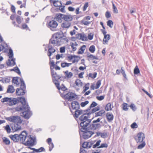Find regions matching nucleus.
<instances>
[{"label": "nucleus", "instance_id": "f257e3e1", "mask_svg": "<svg viewBox=\"0 0 153 153\" xmlns=\"http://www.w3.org/2000/svg\"><path fill=\"white\" fill-rule=\"evenodd\" d=\"M1 101L2 102H7V104L10 106L15 105L20 102L22 105H19L15 108L16 111H23L22 113V116L27 119H28L32 115L28 103L27 102L24 97H20L16 98L6 97L1 99Z\"/></svg>", "mask_w": 153, "mask_h": 153}, {"label": "nucleus", "instance_id": "f03ea898", "mask_svg": "<svg viewBox=\"0 0 153 153\" xmlns=\"http://www.w3.org/2000/svg\"><path fill=\"white\" fill-rule=\"evenodd\" d=\"M100 120L101 119L99 118L96 120H94L92 121H91L90 123H89L84 132L82 133L81 137L84 139H87L94 134V132L91 130H99L102 126V125L98 123L100 121Z\"/></svg>", "mask_w": 153, "mask_h": 153}, {"label": "nucleus", "instance_id": "7ed1b4c3", "mask_svg": "<svg viewBox=\"0 0 153 153\" xmlns=\"http://www.w3.org/2000/svg\"><path fill=\"white\" fill-rule=\"evenodd\" d=\"M79 117V121L77 120V122L78 124L79 132L80 138H81L82 133L84 132L85 130L86 129L89 123H90L91 121H92L94 118L93 117L91 119H89L90 117V115H88V114L84 113L82 114Z\"/></svg>", "mask_w": 153, "mask_h": 153}, {"label": "nucleus", "instance_id": "20e7f679", "mask_svg": "<svg viewBox=\"0 0 153 153\" xmlns=\"http://www.w3.org/2000/svg\"><path fill=\"white\" fill-rule=\"evenodd\" d=\"M20 87L16 89V94L18 96L24 95L26 92V86L25 82L22 78L20 79Z\"/></svg>", "mask_w": 153, "mask_h": 153}, {"label": "nucleus", "instance_id": "39448f33", "mask_svg": "<svg viewBox=\"0 0 153 153\" xmlns=\"http://www.w3.org/2000/svg\"><path fill=\"white\" fill-rule=\"evenodd\" d=\"M50 69L51 71V74L52 78V82H53V80H60L62 81V76L60 75L57 74L56 72H55L52 67L54 68L55 66V64L53 61L50 62Z\"/></svg>", "mask_w": 153, "mask_h": 153}, {"label": "nucleus", "instance_id": "423d86ee", "mask_svg": "<svg viewBox=\"0 0 153 153\" xmlns=\"http://www.w3.org/2000/svg\"><path fill=\"white\" fill-rule=\"evenodd\" d=\"M8 56L10 59H8V61L6 62V64L8 66H13L15 65L16 64V59L15 58H13V53L12 49L11 48H9Z\"/></svg>", "mask_w": 153, "mask_h": 153}, {"label": "nucleus", "instance_id": "0eeeda50", "mask_svg": "<svg viewBox=\"0 0 153 153\" xmlns=\"http://www.w3.org/2000/svg\"><path fill=\"white\" fill-rule=\"evenodd\" d=\"M5 119L10 122L15 123L21 124L22 121L20 117L17 115L11 116L5 118Z\"/></svg>", "mask_w": 153, "mask_h": 153}, {"label": "nucleus", "instance_id": "6e6552de", "mask_svg": "<svg viewBox=\"0 0 153 153\" xmlns=\"http://www.w3.org/2000/svg\"><path fill=\"white\" fill-rule=\"evenodd\" d=\"M36 144V138L32 137L31 135L27 137V140L24 145L28 146H33Z\"/></svg>", "mask_w": 153, "mask_h": 153}, {"label": "nucleus", "instance_id": "1a4fd4ad", "mask_svg": "<svg viewBox=\"0 0 153 153\" xmlns=\"http://www.w3.org/2000/svg\"><path fill=\"white\" fill-rule=\"evenodd\" d=\"M52 19H53L49 21L48 22H47V26L51 30L54 31L58 26V24L55 20L54 19V18H52Z\"/></svg>", "mask_w": 153, "mask_h": 153}, {"label": "nucleus", "instance_id": "9d476101", "mask_svg": "<svg viewBox=\"0 0 153 153\" xmlns=\"http://www.w3.org/2000/svg\"><path fill=\"white\" fill-rule=\"evenodd\" d=\"M145 138L144 134L142 132H139L134 137V139L137 143H140L141 142L144 141L143 140Z\"/></svg>", "mask_w": 153, "mask_h": 153}, {"label": "nucleus", "instance_id": "9b49d317", "mask_svg": "<svg viewBox=\"0 0 153 153\" xmlns=\"http://www.w3.org/2000/svg\"><path fill=\"white\" fill-rule=\"evenodd\" d=\"M61 96L62 98L68 100H71L74 99L75 97L77 96L75 94L72 92L68 93L65 94H61Z\"/></svg>", "mask_w": 153, "mask_h": 153}, {"label": "nucleus", "instance_id": "f8f14e48", "mask_svg": "<svg viewBox=\"0 0 153 153\" xmlns=\"http://www.w3.org/2000/svg\"><path fill=\"white\" fill-rule=\"evenodd\" d=\"M60 80H53V83H54L56 85V86L59 90L61 89L63 91H66L67 89L63 84H62L61 87L59 86Z\"/></svg>", "mask_w": 153, "mask_h": 153}, {"label": "nucleus", "instance_id": "ddd939ff", "mask_svg": "<svg viewBox=\"0 0 153 153\" xmlns=\"http://www.w3.org/2000/svg\"><path fill=\"white\" fill-rule=\"evenodd\" d=\"M19 140L23 144L25 143V140L27 138V134L25 131H22L19 134Z\"/></svg>", "mask_w": 153, "mask_h": 153}, {"label": "nucleus", "instance_id": "4468645a", "mask_svg": "<svg viewBox=\"0 0 153 153\" xmlns=\"http://www.w3.org/2000/svg\"><path fill=\"white\" fill-rule=\"evenodd\" d=\"M89 113H90V111H89L87 109L86 110H76L75 111V114L74 115V117L76 118H77L79 116L82 114H88Z\"/></svg>", "mask_w": 153, "mask_h": 153}, {"label": "nucleus", "instance_id": "2eb2a0df", "mask_svg": "<svg viewBox=\"0 0 153 153\" xmlns=\"http://www.w3.org/2000/svg\"><path fill=\"white\" fill-rule=\"evenodd\" d=\"M68 42V40L66 36L64 35L62 36L59 39L57 40V45H61L64 43H67Z\"/></svg>", "mask_w": 153, "mask_h": 153}, {"label": "nucleus", "instance_id": "dca6fc26", "mask_svg": "<svg viewBox=\"0 0 153 153\" xmlns=\"http://www.w3.org/2000/svg\"><path fill=\"white\" fill-rule=\"evenodd\" d=\"M64 14L61 13H56L55 15L54 19L59 23L61 22L64 20Z\"/></svg>", "mask_w": 153, "mask_h": 153}, {"label": "nucleus", "instance_id": "f3484780", "mask_svg": "<svg viewBox=\"0 0 153 153\" xmlns=\"http://www.w3.org/2000/svg\"><path fill=\"white\" fill-rule=\"evenodd\" d=\"M64 35V33L62 31L58 32L52 35V37L53 38H55L57 39V40L59 39L62 36Z\"/></svg>", "mask_w": 153, "mask_h": 153}, {"label": "nucleus", "instance_id": "a211bd4d", "mask_svg": "<svg viewBox=\"0 0 153 153\" xmlns=\"http://www.w3.org/2000/svg\"><path fill=\"white\" fill-rule=\"evenodd\" d=\"M71 107L73 109H75L79 110L80 108L79 104V102L76 101H73L71 103Z\"/></svg>", "mask_w": 153, "mask_h": 153}, {"label": "nucleus", "instance_id": "6ab92c4d", "mask_svg": "<svg viewBox=\"0 0 153 153\" xmlns=\"http://www.w3.org/2000/svg\"><path fill=\"white\" fill-rule=\"evenodd\" d=\"M21 124L15 123L12 125L11 127L13 132L19 130L21 129V127L19 125Z\"/></svg>", "mask_w": 153, "mask_h": 153}, {"label": "nucleus", "instance_id": "aec40b11", "mask_svg": "<svg viewBox=\"0 0 153 153\" xmlns=\"http://www.w3.org/2000/svg\"><path fill=\"white\" fill-rule=\"evenodd\" d=\"M10 137L15 142H16L19 140V135L18 134H15L13 135H10Z\"/></svg>", "mask_w": 153, "mask_h": 153}, {"label": "nucleus", "instance_id": "412c9836", "mask_svg": "<svg viewBox=\"0 0 153 153\" xmlns=\"http://www.w3.org/2000/svg\"><path fill=\"white\" fill-rule=\"evenodd\" d=\"M64 20L65 21L70 22L73 20V16L72 15L68 14V15L64 14Z\"/></svg>", "mask_w": 153, "mask_h": 153}, {"label": "nucleus", "instance_id": "4be33fe9", "mask_svg": "<svg viewBox=\"0 0 153 153\" xmlns=\"http://www.w3.org/2000/svg\"><path fill=\"white\" fill-rule=\"evenodd\" d=\"M106 117L108 121L110 122L112 121L114 119V116L112 114L108 112L106 114Z\"/></svg>", "mask_w": 153, "mask_h": 153}, {"label": "nucleus", "instance_id": "5701e85b", "mask_svg": "<svg viewBox=\"0 0 153 153\" xmlns=\"http://www.w3.org/2000/svg\"><path fill=\"white\" fill-rule=\"evenodd\" d=\"M110 35L109 34L104 36V37L103 40V44L104 45L107 44L108 41L110 39Z\"/></svg>", "mask_w": 153, "mask_h": 153}, {"label": "nucleus", "instance_id": "b1692460", "mask_svg": "<svg viewBox=\"0 0 153 153\" xmlns=\"http://www.w3.org/2000/svg\"><path fill=\"white\" fill-rule=\"evenodd\" d=\"M70 22L67 21H64L61 24V27L63 28H68L71 26Z\"/></svg>", "mask_w": 153, "mask_h": 153}, {"label": "nucleus", "instance_id": "393cba45", "mask_svg": "<svg viewBox=\"0 0 153 153\" xmlns=\"http://www.w3.org/2000/svg\"><path fill=\"white\" fill-rule=\"evenodd\" d=\"M15 90L14 87L12 85H9L7 88V93H13L15 91Z\"/></svg>", "mask_w": 153, "mask_h": 153}, {"label": "nucleus", "instance_id": "a878e982", "mask_svg": "<svg viewBox=\"0 0 153 153\" xmlns=\"http://www.w3.org/2000/svg\"><path fill=\"white\" fill-rule=\"evenodd\" d=\"M105 114V112L104 110H101L99 112L95 113V117L98 116H102Z\"/></svg>", "mask_w": 153, "mask_h": 153}, {"label": "nucleus", "instance_id": "bb28decb", "mask_svg": "<svg viewBox=\"0 0 153 153\" xmlns=\"http://www.w3.org/2000/svg\"><path fill=\"white\" fill-rule=\"evenodd\" d=\"M56 51V50L54 48H49L48 49V51L47 53V55L49 57H50L52 54Z\"/></svg>", "mask_w": 153, "mask_h": 153}, {"label": "nucleus", "instance_id": "cd10ccee", "mask_svg": "<svg viewBox=\"0 0 153 153\" xmlns=\"http://www.w3.org/2000/svg\"><path fill=\"white\" fill-rule=\"evenodd\" d=\"M100 109L99 106H97L96 107L94 108L91 110L90 113H88V115H90L92 114H93L95 112H96L98 111Z\"/></svg>", "mask_w": 153, "mask_h": 153}, {"label": "nucleus", "instance_id": "c85d7f7f", "mask_svg": "<svg viewBox=\"0 0 153 153\" xmlns=\"http://www.w3.org/2000/svg\"><path fill=\"white\" fill-rule=\"evenodd\" d=\"M53 5L55 7H59L62 4L61 1H52Z\"/></svg>", "mask_w": 153, "mask_h": 153}, {"label": "nucleus", "instance_id": "c756f323", "mask_svg": "<svg viewBox=\"0 0 153 153\" xmlns=\"http://www.w3.org/2000/svg\"><path fill=\"white\" fill-rule=\"evenodd\" d=\"M85 47L86 46L85 45H83L79 49L77 52L78 54H82L84 53Z\"/></svg>", "mask_w": 153, "mask_h": 153}, {"label": "nucleus", "instance_id": "7c9ffc66", "mask_svg": "<svg viewBox=\"0 0 153 153\" xmlns=\"http://www.w3.org/2000/svg\"><path fill=\"white\" fill-rule=\"evenodd\" d=\"M11 71H14L17 73L19 75H21V73L20 70L17 66H16L14 68H13L11 69Z\"/></svg>", "mask_w": 153, "mask_h": 153}, {"label": "nucleus", "instance_id": "2f4dec72", "mask_svg": "<svg viewBox=\"0 0 153 153\" xmlns=\"http://www.w3.org/2000/svg\"><path fill=\"white\" fill-rule=\"evenodd\" d=\"M65 74L66 77L68 78H71L73 76V74L72 72H68V71H66L64 72Z\"/></svg>", "mask_w": 153, "mask_h": 153}, {"label": "nucleus", "instance_id": "473e14b6", "mask_svg": "<svg viewBox=\"0 0 153 153\" xmlns=\"http://www.w3.org/2000/svg\"><path fill=\"white\" fill-rule=\"evenodd\" d=\"M54 38H52L50 39L49 42L54 45L53 46H58L59 45H57V41H56L55 40L53 39Z\"/></svg>", "mask_w": 153, "mask_h": 153}, {"label": "nucleus", "instance_id": "72a5a7b5", "mask_svg": "<svg viewBox=\"0 0 153 153\" xmlns=\"http://www.w3.org/2000/svg\"><path fill=\"white\" fill-rule=\"evenodd\" d=\"M5 47H8V45L6 43L4 42L3 44H1L0 45V52L3 50Z\"/></svg>", "mask_w": 153, "mask_h": 153}, {"label": "nucleus", "instance_id": "f704fd0d", "mask_svg": "<svg viewBox=\"0 0 153 153\" xmlns=\"http://www.w3.org/2000/svg\"><path fill=\"white\" fill-rule=\"evenodd\" d=\"M105 109L107 111H108L109 110H112L111 108V104L110 103H107L105 107Z\"/></svg>", "mask_w": 153, "mask_h": 153}, {"label": "nucleus", "instance_id": "c9c22d12", "mask_svg": "<svg viewBox=\"0 0 153 153\" xmlns=\"http://www.w3.org/2000/svg\"><path fill=\"white\" fill-rule=\"evenodd\" d=\"M140 145L137 147V149H141L143 148L145 146L146 144L145 141L141 142Z\"/></svg>", "mask_w": 153, "mask_h": 153}, {"label": "nucleus", "instance_id": "e433bc0d", "mask_svg": "<svg viewBox=\"0 0 153 153\" xmlns=\"http://www.w3.org/2000/svg\"><path fill=\"white\" fill-rule=\"evenodd\" d=\"M72 63H68L66 62H64L61 63V66L62 68H65L66 67H69L71 65Z\"/></svg>", "mask_w": 153, "mask_h": 153}, {"label": "nucleus", "instance_id": "4c0bfd02", "mask_svg": "<svg viewBox=\"0 0 153 153\" xmlns=\"http://www.w3.org/2000/svg\"><path fill=\"white\" fill-rule=\"evenodd\" d=\"M18 78L19 77H13L12 80V82L14 83L17 85H19V83L18 81Z\"/></svg>", "mask_w": 153, "mask_h": 153}, {"label": "nucleus", "instance_id": "58836bf2", "mask_svg": "<svg viewBox=\"0 0 153 153\" xmlns=\"http://www.w3.org/2000/svg\"><path fill=\"white\" fill-rule=\"evenodd\" d=\"M81 39V40L83 41H87L88 40L87 37L85 34L84 33H82V35H80Z\"/></svg>", "mask_w": 153, "mask_h": 153}, {"label": "nucleus", "instance_id": "ea45409f", "mask_svg": "<svg viewBox=\"0 0 153 153\" xmlns=\"http://www.w3.org/2000/svg\"><path fill=\"white\" fill-rule=\"evenodd\" d=\"M75 83L76 85L81 87L82 85V83L81 80L79 79H77L75 81Z\"/></svg>", "mask_w": 153, "mask_h": 153}, {"label": "nucleus", "instance_id": "a19ab883", "mask_svg": "<svg viewBox=\"0 0 153 153\" xmlns=\"http://www.w3.org/2000/svg\"><path fill=\"white\" fill-rule=\"evenodd\" d=\"M81 23L85 25L88 26L91 23V22L86 21L85 18H84L81 21Z\"/></svg>", "mask_w": 153, "mask_h": 153}, {"label": "nucleus", "instance_id": "79ce46f5", "mask_svg": "<svg viewBox=\"0 0 153 153\" xmlns=\"http://www.w3.org/2000/svg\"><path fill=\"white\" fill-rule=\"evenodd\" d=\"M89 50L91 53H94L95 51V47L94 45H92L90 46Z\"/></svg>", "mask_w": 153, "mask_h": 153}, {"label": "nucleus", "instance_id": "37998d69", "mask_svg": "<svg viewBox=\"0 0 153 153\" xmlns=\"http://www.w3.org/2000/svg\"><path fill=\"white\" fill-rule=\"evenodd\" d=\"M140 71L139 70V69L137 66L136 65L134 71V73L135 74H137L139 73H140Z\"/></svg>", "mask_w": 153, "mask_h": 153}, {"label": "nucleus", "instance_id": "c03bdc74", "mask_svg": "<svg viewBox=\"0 0 153 153\" xmlns=\"http://www.w3.org/2000/svg\"><path fill=\"white\" fill-rule=\"evenodd\" d=\"M97 74V73L96 72H94L93 74L91 73H90L89 74V76L90 77L94 79L96 77Z\"/></svg>", "mask_w": 153, "mask_h": 153}, {"label": "nucleus", "instance_id": "a18cd8bd", "mask_svg": "<svg viewBox=\"0 0 153 153\" xmlns=\"http://www.w3.org/2000/svg\"><path fill=\"white\" fill-rule=\"evenodd\" d=\"M129 106L133 111H135L137 109V108L135 105L133 103L131 104L129 106Z\"/></svg>", "mask_w": 153, "mask_h": 153}, {"label": "nucleus", "instance_id": "49530a36", "mask_svg": "<svg viewBox=\"0 0 153 153\" xmlns=\"http://www.w3.org/2000/svg\"><path fill=\"white\" fill-rule=\"evenodd\" d=\"M45 151V149L43 147H41L39 148L36 149V152H40Z\"/></svg>", "mask_w": 153, "mask_h": 153}, {"label": "nucleus", "instance_id": "de8ad7c7", "mask_svg": "<svg viewBox=\"0 0 153 153\" xmlns=\"http://www.w3.org/2000/svg\"><path fill=\"white\" fill-rule=\"evenodd\" d=\"M87 57L90 58L91 60H94V59H98L97 57L94 56L92 54H90L89 55H88Z\"/></svg>", "mask_w": 153, "mask_h": 153}, {"label": "nucleus", "instance_id": "09e8293b", "mask_svg": "<svg viewBox=\"0 0 153 153\" xmlns=\"http://www.w3.org/2000/svg\"><path fill=\"white\" fill-rule=\"evenodd\" d=\"M112 6L113 7V11L114 13H118V10L117 7L115 6L114 4L112 3Z\"/></svg>", "mask_w": 153, "mask_h": 153}, {"label": "nucleus", "instance_id": "8fccbe9b", "mask_svg": "<svg viewBox=\"0 0 153 153\" xmlns=\"http://www.w3.org/2000/svg\"><path fill=\"white\" fill-rule=\"evenodd\" d=\"M3 141L6 145H9L10 144V141L6 137H4V138L3 139Z\"/></svg>", "mask_w": 153, "mask_h": 153}, {"label": "nucleus", "instance_id": "3c124183", "mask_svg": "<svg viewBox=\"0 0 153 153\" xmlns=\"http://www.w3.org/2000/svg\"><path fill=\"white\" fill-rule=\"evenodd\" d=\"M59 10L63 13H65V6H62V5L59 7Z\"/></svg>", "mask_w": 153, "mask_h": 153}, {"label": "nucleus", "instance_id": "603ef678", "mask_svg": "<svg viewBox=\"0 0 153 153\" xmlns=\"http://www.w3.org/2000/svg\"><path fill=\"white\" fill-rule=\"evenodd\" d=\"M101 80H99L96 83V86L95 87V89H97L98 88L101 84Z\"/></svg>", "mask_w": 153, "mask_h": 153}, {"label": "nucleus", "instance_id": "864d4df0", "mask_svg": "<svg viewBox=\"0 0 153 153\" xmlns=\"http://www.w3.org/2000/svg\"><path fill=\"white\" fill-rule=\"evenodd\" d=\"M107 25L110 27L112 28L113 27V26L111 25H113V22L112 21L109 20L107 22Z\"/></svg>", "mask_w": 153, "mask_h": 153}, {"label": "nucleus", "instance_id": "5fc2aeb1", "mask_svg": "<svg viewBox=\"0 0 153 153\" xmlns=\"http://www.w3.org/2000/svg\"><path fill=\"white\" fill-rule=\"evenodd\" d=\"M78 57H79V56L75 55H71L68 57V59L70 60H71L73 58L75 59L78 58Z\"/></svg>", "mask_w": 153, "mask_h": 153}, {"label": "nucleus", "instance_id": "6e6d98bb", "mask_svg": "<svg viewBox=\"0 0 153 153\" xmlns=\"http://www.w3.org/2000/svg\"><path fill=\"white\" fill-rule=\"evenodd\" d=\"M4 129L6 130L7 133H10V132L11 129L9 125H7L4 127Z\"/></svg>", "mask_w": 153, "mask_h": 153}, {"label": "nucleus", "instance_id": "4d7b16f0", "mask_svg": "<svg viewBox=\"0 0 153 153\" xmlns=\"http://www.w3.org/2000/svg\"><path fill=\"white\" fill-rule=\"evenodd\" d=\"M101 142V141L100 140H98L95 144L93 145L92 147L93 148H95L97 147H98V146L100 145Z\"/></svg>", "mask_w": 153, "mask_h": 153}, {"label": "nucleus", "instance_id": "13d9d810", "mask_svg": "<svg viewBox=\"0 0 153 153\" xmlns=\"http://www.w3.org/2000/svg\"><path fill=\"white\" fill-rule=\"evenodd\" d=\"M108 133L107 132H104L103 133H101V137L102 138H105L108 136L107 135Z\"/></svg>", "mask_w": 153, "mask_h": 153}, {"label": "nucleus", "instance_id": "bf43d9fd", "mask_svg": "<svg viewBox=\"0 0 153 153\" xmlns=\"http://www.w3.org/2000/svg\"><path fill=\"white\" fill-rule=\"evenodd\" d=\"M128 104L126 103H124L123 104V110L125 111H127L128 110Z\"/></svg>", "mask_w": 153, "mask_h": 153}, {"label": "nucleus", "instance_id": "052dcab7", "mask_svg": "<svg viewBox=\"0 0 153 153\" xmlns=\"http://www.w3.org/2000/svg\"><path fill=\"white\" fill-rule=\"evenodd\" d=\"M108 146V145L106 143H103L101 144V145L97 148H107Z\"/></svg>", "mask_w": 153, "mask_h": 153}, {"label": "nucleus", "instance_id": "680f3d73", "mask_svg": "<svg viewBox=\"0 0 153 153\" xmlns=\"http://www.w3.org/2000/svg\"><path fill=\"white\" fill-rule=\"evenodd\" d=\"M121 73L122 74L123 76H124V77L126 79L127 78L126 76V74L125 73V71L123 69V67H121Z\"/></svg>", "mask_w": 153, "mask_h": 153}, {"label": "nucleus", "instance_id": "e2e57ef3", "mask_svg": "<svg viewBox=\"0 0 153 153\" xmlns=\"http://www.w3.org/2000/svg\"><path fill=\"white\" fill-rule=\"evenodd\" d=\"M89 103V101H86L84 102H81L80 105L81 107H84L86 105L88 104Z\"/></svg>", "mask_w": 153, "mask_h": 153}, {"label": "nucleus", "instance_id": "0e129e2a", "mask_svg": "<svg viewBox=\"0 0 153 153\" xmlns=\"http://www.w3.org/2000/svg\"><path fill=\"white\" fill-rule=\"evenodd\" d=\"M94 35L92 33H90L88 34V36L87 39L88 38L90 40H91L93 38Z\"/></svg>", "mask_w": 153, "mask_h": 153}, {"label": "nucleus", "instance_id": "69168bd1", "mask_svg": "<svg viewBox=\"0 0 153 153\" xmlns=\"http://www.w3.org/2000/svg\"><path fill=\"white\" fill-rule=\"evenodd\" d=\"M131 128L134 129L137 128L138 125L135 122H134L131 125Z\"/></svg>", "mask_w": 153, "mask_h": 153}, {"label": "nucleus", "instance_id": "338daca9", "mask_svg": "<svg viewBox=\"0 0 153 153\" xmlns=\"http://www.w3.org/2000/svg\"><path fill=\"white\" fill-rule=\"evenodd\" d=\"M16 21L19 24H20L21 23V17L19 16H17L16 17Z\"/></svg>", "mask_w": 153, "mask_h": 153}, {"label": "nucleus", "instance_id": "774afa93", "mask_svg": "<svg viewBox=\"0 0 153 153\" xmlns=\"http://www.w3.org/2000/svg\"><path fill=\"white\" fill-rule=\"evenodd\" d=\"M104 95H102L100 96H97L96 97V98L99 101H101L104 99Z\"/></svg>", "mask_w": 153, "mask_h": 153}]
</instances>
